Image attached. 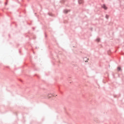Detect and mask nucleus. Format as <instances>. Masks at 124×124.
Segmentation results:
<instances>
[{
  "instance_id": "obj_3",
  "label": "nucleus",
  "mask_w": 124,
  "mask_h": 124,
  "mask_svg": "<svg viewBox=\"0 0 124 124\" xmlns=\"http://www.w3.org/2000/svg\"><path fill=\"white\" fill-rule=\"evenodd\" d=\"M78 3H79V4L84 3V1L83 0H78Z\"/></svg>"
},
{
  "instance_id": "obj_5",
  "label": "nucleus",
  "mask_w": 124,
  "mask_h": 124,
  "mask_svg": "<svg viewBox=\"0 0 124 124\" xmlns=\"http://www.w3.org/2000/svg\"><path fill=\"white\" fill-rule=\"evenodd\" d=\"M117 70H118V71H120V70H121V67H118Z\"/></svg>"
},
{
  "instance_id": "obj_7",
  "label": "nucleus",
  "mask_w": 124,
  "mask_h": 124,
  "mask_svg": "<svg viewBox=\"0 0 124 124\" xmlns=\"http://www.w3.org/2000/svg\"><path fill=\"white\" fill-rule=\"evenodd\" d=\"M88 62V61H85V62Z\"/></svg>"
},
{
  "instance_id": "obj_4",
  "label": "nucleus",
  "mask_w": 124,
  "mask_h": 124,
  "mask_svg": "<svg viewBox=\"0 0 124 124\" xmlns=\"http://www.w3.org/2000/svg\"><path fill=\"white\" fill-rule=\"evenodd\" d=\"M69 10H64V13H68V12H69Z\"/></svg>"
},
{
  "instance_id": "obj_6",
  "label": "nucleus",
  "mask_w": 124,
  "mask_h": 124,
  "mask_svg": "<svg viewBox=\"0 0 124 124\" xmlns=\"http://www.w3.org/2000/svg\"><path fill=\"white\" fill-rule=\"evenodd\" d=\"M96 40L98 41V42H99V41H100V39L99 38H98L96 39Z\"/></svg>"
},
{
  "instance_id": "obj_2",
  "label": "nucleus",
  "mask_w": 124,
  "mask_h": 124,
  "mask_svg": "<svg viewBox=\"0 0 124 124\" xmlns=\"http://www.w3.org/2000/svg\"><path fill=\"white\" fill-rule=\"evenodd\" d=\"M54 96V95L52 93H49L47 94V97L48 98H51V97Z\"/></svg>"
},
{
  "instance_id": "obj_1",
  "label": "nucleus",
  "mask_w": 124,
  "mask_h": 124,
  "mask_svg": "<svg viewBox=\"0 0 124 124\" xmlns=\"http://www.w3.org/2000/svg\"><path fill=\"white\" fill-rule=\"evenodd\" d=\"M102 8L105 9V10H107V9H108L107 6H106V5L105 4H103L102 6Z\"/></svg>"
}]
</instances>
